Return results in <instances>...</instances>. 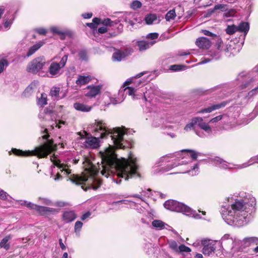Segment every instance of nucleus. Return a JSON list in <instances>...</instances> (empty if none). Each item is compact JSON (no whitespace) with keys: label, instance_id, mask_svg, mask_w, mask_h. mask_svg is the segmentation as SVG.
<instances>
[{"label":"nucleus","instance_id":"57","mask_svg":"<svg viewBox=\"0 0 258 258\" xmlns=\"http://www.w3.org/2000/svg\"><path fill=\"white\" fill-rule=\"evenodd\" d=\"M215 12L213 9H210L208 10L206 12L204 13V17H209L212 15V14Z\"/></svg>","mask_w":258,"mask_h":258},{"label":"nucleus","instance_id":"35","mask_svg":"<svg viewBox=\"0 0 258 258\" xmlns=\"http://www.w3.org/2000/svg\"><path fill=\"white\" fill-rule=\"evenodd\" d=\"M199 119H196V117H194L192 118L190 123L187 124L185 127L184 130L186 132H189L191 130L194 129V126L197 124V121Z\"/></svg>","mask_w":258,"mask_h":258},{"label":"nucleus","instance_id":"19","mask_svg":"<svg viewBox=\"0 0 258 258\" xmlns=\"http://www.w3.org/2000/svg\"><path fill=\"white\" fill-rule=\"evenodd\" d=\"M155 42V41L141 40L137 41V45L140 51H144L152 46Z\"/></svg>","mask_w":258,"mask_h":258},{"label":"nucleus","instance_id":"54","mask_svg":"<svg viewBox=\"0 0 258 258\" xmlns=\"http://www.w3.org/2000/svg\"><path fill=\"white\" fill-rule=\"evenodd\" d=\"M258 93V86L248 93L247 97L250 98Z\"/></svg>","mask_w":258,"mask_h":258},{"label":"nucleus","instance_id":"44","mask_svg":"<svg viewBox=\"0 0 258 258\" xmlns=\"http://www.w3.org/2000/svg\"><path fill=\"white\" fill-rule=\"evenodd\" d=\"M168 244L169 248L176 253L178 248L177 243L175 241L172 240L168 241Z\"/></svg>","mask_w":258,"mask_h":258},{"label":"nucleus","instance_id":"38","mask_svg":"<svg viewBox=\"0 0 258 258\" xmlns=\"http://www.w3.org/2000/svg\"><path fill=\"white\" fill-rule=\"evenodd\" d=\"M50 31L53 34H56L60 36L62 39H64L66 33L64 31L60 30L58 27L54 26L50 28Z\"/></svg>","mask_w":258,"mask_h":258},{"label":"nucleus","instance_id":"51","mask_svg":"<svg viewBox=\"0 0 258 258\" xmlns=\"http://www.w3.org/2000/svg\"><path fill=\"white\" fill-rule=\"evenodd\" d=\"M141 7L142 3L138 1H134L131 4V8L134 10L139 9Z\"/></svg>","mask_w":258,"mask_h":258},{"label":"nucleus","instance_id":"17","mask_svg":"<svg viewBox=\"0 0 258 258\" xmlns=\"http://www.w3.org/2000/svg\"><path fill=\"white\" fill-rule=\"evenodd\" d=\"M76 217V214L74 211H64L62 215V220L67 223L74 221Z\"/></svg>","mask_w":258,"mask_h":258},{"label":"nucleus","instance_id":"56","mask_svg":"<svg viewBox=\"0 0 258 258\" xmlns=\"http://www.w3.org/2000/svg\"><path fill=\"white\" fill-rule=\"evenodd\" d=\"M9 195L4 190L0 188V199L3 200L7 199Z\"/></svg>","mask_w":258,"mask_h":258},{"label":"nucleus","instance_id":"20","mask_svg":"<svg viewBox=\"0 0 258 258\" xmlns=\"http://www.w3.org/2000/svg\"><path fill=\"white\" fill-rule=\"evenodd\" d=\"M92 80V77L90 75L83 76L79 75L76 81V84L81 87L82 86L86 85L89 83Z\"/></svg>","mask_w":258,"mask_h":258},{"label":"nucleus","instance_id":"42","mask_svg":"<svg viewBox=\"0 0 258 258\" xmlns=\"http://www.w3.org/2000/svg\"><path fill=\"white\" fill-rule=\"evenodd\" d=\"M131 16V15L130 14L125 13L122 16L121 18L122 19H121L119 21H124V22L130 24L131 26H133L134 23L133 21L130 20Z\"/></svg>","mask_w":258,"mask_h":258},{"label":"nucleus","instance_id":"37","mask_svg":"<svg viewBox=\"0 0 258 258\" xmlns=\"http://www.w3.org/2000/svg\"><path fill=\"white\" fill-rule=\"evenodd\" d=\"M60 88L57 87H53L50 91V95L52 97H55L58 99L61 97H59Z\"/></svg>","mask_w":258,"mask_h":258},{"label":"nucleus","instance_id":"28","mask_svg":"<svg viewBox=\"0 0 258 258\" xmlns=\"http://www.w3.org/2000/svg\"><path fill=\"white\" fill-rule=\"evenodd\" d=\"M12 236L11 235H8L5 236L0 242V247L4 248L6 250H8L10 248V244L9 241L12 238Z\"/></svg>","mask_w":258,"mask_h":258},{"label":"nucleus","instance_id":"58","mask_svg":"<svg viewBox=\"0 0 258 258\" xmlns=\"http://www.w3.org/2000/svg\"><path fill=\"white\" fill-rule=\"evenodd\" d=\"M36 32L40 35H45L47 33V30L44 28H40L36 29Z\"/></svg>","mask_w":258,"mask_h":258},{"label":"nucleus","instance_id":"61","mask_svg":"<svg viewBox=\"0 0 258 258\" xmlns=\"http://www.w3.org/2000/svg\"><path fill=\"white\" fill-rule=\"evenodd\" d=\"M92 13H86L82 14V17L84 19H89L92 17Z\"/></svg>","mask_w":258,"mask_h":258},{"label":"nucleus","instance_id":"21","mask_svg":"<svg viewBox=\"0 0 258 258\" xmlns=\"http://www.w3.org/2000/svg\"><path fill=\"white\" fill-rule=\"evenodd\" d=\"M215 248V244L211 242L204 245L202 251L205 255L209 256L214 252Z\"/></svg>","mask_w":258,"mask_h":258},{"label":"nucleus","instance_id":"12","mask_svg":"<svg viewBox=\"0 0 258 258\" xmlns=\"http://www.w3.org/2000/svg\"><path fill=\"white\" fill-rule=\"evenodd\" d=\"M26 207L30 209L36 210L41 215H46L48 213L53 214L57 212L55 209L39 206L30 202H28V203H27Z\"/></svg>","mask_w":258,"mask_h":258},{"label":"nucleus","instance_id":"31","mask_svg":"<svg viewBox=\"0 0 258 258\" xmlns=\"http://www.w3.org/2000/svg\"><path fill=\"white\" fill-rule=\"evenodd\" d=\"M181 153L182 154H186L187 156H189L192 160H195L197 159L198 156V153L193 151V150H183L181 151Z\"/></svg>","mask_w":258,"mask_h":258},{"label":"nucleus","instance_id":"18","mask_svg":"<svg viewBox=\"0 0 258 258\" xmlns=\"http://www.w3.org/2000/svg\"><path fill=\"white\" fill-rule=\"evenodd\" d=\"M101 88L100 86H88L87 87L88 91L86 93V96L89 97H95L99 94Z\"/></svg>","mask_w":258,"mask_h":258},{"label":"nucleus","instance_id":"64","mask_svg":"<svg viewBox=\"0 0 258 258\" xmlns=\"http://www.w3.org/2000/svg\"><path fill=\"white\" fill-rule=\"evenodd\" d=\"M164 229L169 230V231H171L174 234L177 233V232L175 230H174L172 227H171L170 226H169L167 224H166L165 226H164Z\"/></svg>","mask_w":258,"mask_h":258},{"label":"nucleus","instance_id":"30","mask_svg":"<svg viewBox=\"0 0 258 258\" xmlns=\"http://www.w3.org/2000/svg\"><path fill=\"white\" fill-rule=\"evenodd\" d=\"M200 172L199 167L198 164H196L194 166H192L191 169L187 170L186 171H181L178 172L177 173H187L189 175L191 176H195L198 175Z\"/></svg>","mask_w":258,"mask_h":258},{"label":"nucleus","instance_id":"29","mask_svg":"<svg viewBox=\"0 0 258 258\" xmlns=\"http://www.w3.org/2000/svg\"><path fill=\"white\" fill-rule=\"evenodd\" d=\"M150 189H148L147 191L143 190L140 194H135L128 196L127 197H135L139 199H140L142 201L144 202V197H149L150 195Z\"/></svg>","mask_w":258,"mask_h":258},{"label":"nucleus","instance_id":"7","mask_svg":"<svg viewBox=\"0 0 258 258\" xmlns=\"http://www.w3.org/2000/svg\"><path fill=\"white\" fill-rule=\"evenodd\" d=\"M210 161L215 166L222 169H241L247 167L249 166L252 165L254 163H258V159L256 156H255L251 157L247 162L239 165H234L231 163H228L227 161L224 160L223 159L218 157L211 158Z\"/></svg>","mask_w":258,"mask_h":258},{"label":"nucleus","instance_id":"48","mask_svg":"<svg viewBox=\"0 0 258 258\" xmlns=\"http://www.w3.org/2000/svg\"><path fill=\"white\" fill-rule=\"evenodd\" d=\"M38 200L42 204L48 205V206L52 205V201L48 198L39 197L38 198Z\"/></svg>","mask_w":258,"mask_h":258},{"label":"nucleus","instance_id":"10","mask_svg":"<svg viewBox=\"0 0 258 258\" xmlns=\"http://www.w3.org/2000/svg\"><path fill=\"white\" fill-rule=\"evenodd\" d=\"M45 60L43 57L36 58L32 60L27 66V71L32 74H37L39 72V75L42 76V72L40 71L45 64Z\"/></svg>","mask_w":258,"mask_h":258},{"label":"nucleus","instance_id":"4","mask_svg":"<svg viewBox=\"0 0 258 258\" xmlns=\"http://www.w3.org/2000/svg\"><path fill=\"white\" fill-rule=\"evenodd\" d=\"M42 132L43 133L42 138L43 140H45L43 145L35 148L34 150L31 151L28 150L23 151L17 149H12V153L19 156H37L39 158L46 157L48 155L50 154L51 152L55 150L56 147L55 145H53L52 141L48 139L49 135L47 130L45 128L44 131Z\"/></svg>","mask_w":258,"mask_h":258},{"label":"nucleus","instance_id":"11","mask_svg":"<svg viewBox=\"0 0 258 258\" xmlns=\"http://www.w3.org/2000/svg\"><path fill=\"white\" fill-rule=\"evenodd\" d=\"M183 161H181L177 164L173 160H169V157L166 155L159 158L156 162V165H157V166H162L161 169L162 171L164 172L168 171L178 165L183 164Z\"/></svg>","mask_w":258,"mask_h":258},{"label":"nucleus","instance_id":"22","mask_svg":"<svg viewBox=\"0 0 258 258\" xmlns=\"http://www.w3.org/2000/svg\"><path fill=\"white\" fill-rule=\"evenodd\" d=\"M196 119H199L197 121V124L200 128L206 132L210 133L211 132L212 130L209 125L204 122L203 119L200 117H196Z\"/></svg>","mask_w":258,"mask_h":258},{"label":"nucleus","instance_id":"25","mask_svg":"<svg viewBox=\"0 0 258 258\" xmlns=\"http://www.w3.org/2000/svg\"><path fill=\"white\" fill-rule=\"evenodd\" d=\"M14 20V17L13 15L9 14L5 15L4 17V26L6 30H8L10 28Z\"/></svg>","mask_w":258,"mask_h":258},{"label":"nucleus","instance_id":"63","mask_svg":"<svg viewBox=\"0 0 258 258\" xmlns=\"http://www.w3.org/2000/svg\"><path fill=\"white\" fill-rule=\"evenodd\" d=\"M107 31V29L105 27H101L99 28V29H98V33H101V34L105 33Z\"/></svg>","mask_w":258,"mask_h":258},{"label":"nucleus","instance_id":"1","mask_svg":"<svg viewBox=\"0 0 258 258\" xmlns=\"http://www.w3.org/2000/svg\"><path fill=\"white\" fill-rule=\"evenodd\" d=\"M88 131L97 137L86 138L84 143L85 147L96 149L100 145L99 139L108 138H110L113 145H109V147L99 152L101 163L98 162L97 165H96L89 162L82 176L71 175L70 179L73 183L77 185L86 184V183L87 188H84L85 190L90 188L96 190L102 183L98 177L99 171L107 178L110 174H113V181L118 184H120L122 178L127 180L129 178L140 177L136 158L131 154L128 159L118 158L113 148V146L117 149H125L129 146L126 145L125 140V136L130 132L129 130L124 127L110 129L104 121L95 120L94 123L88 127ZM82 187L84 189V186Z\"/></svg>","mask_w":258,"mask_h":258},{"label":"nucleus","instance_id":"6","mask_svg":"<svg viewBox=\"0 0 258 258\" xmlns=\"http://www.w3.org/2000/svg\"><path fill=\"white\" fill-rule=\"evenodd\" d=\"M164 207L170 211L182 213L184 215L196 219H202L200 214L191 209L189 207L182 203L174 200L166 201L164 204Z\"/></svg>","mask_w":258,"mask_h":258},{"label":"nucleus","instance_id":"2","mask_svg":"<svg viewBox=\"0 0 258 258\" xmlns=\"http://www.w3.org/2000/svg\"><path fill=\"white\" fill-rule=\"evenodd\" d=\"M230 205L221 208L223 220L228 225L241 227L248 222V215L254 209L256 200L251 195L244 191L227 199Z\"/></svg>","mask_w":258,"mask_h":258},{"label":"nucleus","instance_id":"60","mask_svg":"<svg viewBox=\"0 0 258 258\" xmlns=\"http://www.w3.org/2000/svg\"><path fill=\"white\" fill-rule=\"evenodd\" d=\"M91 212H86V213L84 214L81 217V219L82 220V221H84L85 220H86L87 218H88V217H89L91 215Z\"/></svg>","mask_w":258,"mask_h":258},{"label":"nucleus","instance_id":"24","mask_svg":"<svg viewBox=\"0 0 258 258\" xmlns=\"http://www.w3.org/2000/svg\"><path fill=\"white\" fill-rule=\"evenodd\" d=\"M145 21L148 25L159 23L160 21V20L158 19L157 15L155 14L147 15L145 18Z\"/></svg>","mask_w":258,"mask_h":258},{"label":"nucleus","instance_id":"36","mask_svg":"<svg viewBox=\"0 0 258 258\" xmlns=\"http://www.w3.org/2000/svg\"><path fill=\"white\" fill-rule=\"evenodd\" d=\"M47 95L45 93H41L40 97H38L37 104L41 107L47 104Z\"/></svg>","mask_w":258,"mask_h":258},{"label":"nucleus","instance_id":"43","mask_svg":"<svg viewBox=\"0 0 258 258\" xmlns=\"http://www.w3.org/2000/svg\"><path fill=\"white\" fill-rule=\"evenodd\" d=\"M227 34L229 35L233 34L235 32H237V27L235 25H229L226 29Z\"/></svg>","mask_w":258,"mask_h":258},{"label":"nucleus","instance_id":"15","mask_svg":"<svg viewBox=\"0 0 258 258\" xmlns=\"http://www.w3.org/2000/svg\"><path fill=\"white\" fill-rule=\"evenodd\" d=\"M227 104V102L223 101L221 103L214 104L207 108L201 109L198 111V113H210L212 111L219 109L221 108L225 107Z\"/></svg>","mask_w":258,"mask_h":258},{"label":"nucleus","instance_id":"41","mask_svg":"<svg viewBox=\"0 0 258 258\" xmlns=\"http://www.w3.org/2000/svg\"><path fill=\"white\" fill-rule=\"evenodd\" d=\"M187 68L186 66L184 65L180 64H173L170 67V70L176 72L185 69Z\"/></svg>","mask_w":258,"mask_h":258},{"label":"nucleus","instance_id":"5","mask_svg":"<svg viewBox=\"0 0 258 258\" xmlns=\"http://www.w3.org/2000/svg\"><path fill=\"white\" fill-rule=\"evenodd\" d=\"M50 157L53 165L52 167L51 177H52L55 181L62 178L61 173H63L64 175L71 174V170L69 168L70 166L69 162H72L73 164H76L78 163L79 161V160L73 159L72 160H69L64 163L63 162L62 163L55 155H53V156H50Z\"/></svg>","mask_w":258,"mask_h":258},{"label":"nucleus","instance_id":"13","mask_svg":"<svg viewBox=\"0 0 258 258\" xmlns=\"http://www.w3.org/2000/svg\"><path fill=\"white\" fill-rule=\"evenodd\" d=\"M238 80L242 82L240 85L241 89L252 88L253 86V83L256 81V79L251 77L249 74L243 73L239 75Z\"/></svg>","mask_w":258,"mask_h":258},{"label":"nucleus","instance_id":"3","mask_svg":"<svg viewBox=\"0 0 258 258\" xmlns=\"http://www.w3.org/2000/svg\"><path fill=\"white\" fill-rule=\"evenodd\" d=\"M216 45L218 50L214 52L210 51L208 54L209 56L203 57L201 62L198 63L199 64H205L212 60H217L221 57L222 53H224L228 57L234 56L240 49L239 44L229 39L224 40L219 39L217 41Z\"/></svg>","mask_w":258,"mask_h":258},{"label":"nucleus","instance_id":"49","mask_svg":"<svg viewBox=\"0 0 258 258\" xmlns=\"http://www.w3.org/2000/svg\"><path fill=\"white\" fill-rule=\"evenodd\" d=\"M101 24L105 26H113L114 24H116L117 23L112 21L110 19L106 18L104 19L102 21H101Z\"/></svg>","mask_w":258,"mask_h":258},{"label":"nucleus","instance_id":"8","mask_svg":"<svg viewBox=\"0 0 258 258\" xmlns=\"http://www.w3.org/2000/svg\"><path fill=\"white\" fill-rule=\"evenodd\" d=\"M146 89L148 90L144 92L143 89L140 90L139 88L136 89L132 87H126L123 89V92L126 95L131 96L133 99H139L144 96L145 101H148V98L152 97L151 94V87L149 89H148L147 87H146Z\"/></svg>","mask_w":258,"mask_h":258},{"label":"nucleus","instance_id":"27","mask_svg":"<svg viewBox=\"0 0 258 258\" xmlns=\"http://www.w3.org/2000/svg\"><path fill=\"white\" fill-rule=\"evenodd\" d=\"M43 43L41 42H39L33 46H31L28 49L26 56L29 57L33 55L36 51H37L42 45Z\"/></svg>","mask_w":258,"mask_h":258},{"label":"nucleus","instance_id":"39","mask_svg":"<svg viewBox=\"0 0 258 258\" xmlns=\"http://www.w3.org/2000/svg\"><path fill=\"white\" fill-rule=\"evenodd\" d=\"M176 17V14L175 10L172 9L170 10L165 15V19L167 21H170L171 20L174 19Z\"/></svg>","mask_w":258,"mask_h":258},{"label":"nucleus","instance_id":"62","mask_svg":"<svg viewBox=\"0 0 258 258\" xmlns=\"http://www.w3.org/2000/svg\"><path fill=\"white\" fill-rule=\"evenodd\" d=\"M222 115H218L210 120V122L214 123L222 119Z\"/></svg>","mask_w":258,"mask_h":258},{"label":"nucleus","instance_id":"23","mask_svg":"<svg viewBox=\"0 0 258 258\" xmlns=\"http://www.w3.org/2000/svg\"><path fill=\"white\" fill-rule=\"evenodd\" d=\"M74 108L79 111L87 112L91 111L92 107L82 103L76 102L74 104Z\"/></svg>","mask_w":258,"mask_h":258},{"label":"nucleus","instance_id":"52","mask_svg":"<svg viewBox=\"0 0 258 258\" xmlns=\"http://www.w3.org/2000/svg\"><path fill=\"white\" fill-rule=\"evenodd\" d=\"M79 57L82 60H86L87 59V54L85 50H82L79 52Z\"/></svg>","mask_w":258,"mask_h":258},{"label":"nucleus","instance_id":"53","mask_svg":"<svg viewBox=\"0 0 258 258\" xmlns=\"http://www.w3.org/2000/svg\"><path fill=\"white\" fill-rule=\"evenodd\" d=\"M83 226V223L81 221H77L75 224V232L76 233L79 232Z\"/></svg>","mask_w":258,"mask_h":258},{"label":"nucleus","instance_id":"46","mask_svg":"<svg viewBox=\"0 0 258 258\" xmlns=\"http://www.w3.org/2000/svg\"><path fill=\"white\" fill-rule=\"evenodd\" d=\"M38 82L34 81L31 83L25 90L24 92V95H26L27 91L28 90H30V91L31 92H33V89L36 87V86L37 85Z\"/></svg>","mask_w":258,"mask_h":258},{"label":"nucleus","instance_id":"14","mask_svg":"<svg viewBox=\"0 0 258 258\" xmlns=\"http://www.w3.org/2000/svg\"><path fill=\"white\" fill-rule=\"evenodd\" d=\"M242 244L245 246L248 247L251 245H256V247L253 249V251L255 253H258V237H247L244 238L242 241Z\"/></svg>","mask_w":258,"mask_h":258},{"label":"nucleus","instance_id":"45","mask_svg":"<svg viewBox=\"0 0 258 258\" xmlns=\"http://www.w3.org/2000/svg\"><path fill=\"white\" fill-rule=\"evenodd\" d=\"M9 64L7 60L5 58H0V73L4 70L5 67H7Z\"/></svg>","mask_w":258,"mask_h":258},{"label":"nucleus","instance_id":"47","mask_svg":"<svg viewBox=\"0 0 258 258\" xmlns=\"http://www.w3.org/2000/svg\"><path fill=\"white\" fill-rule=\"evenodd\" d=\"M220 10L221 12H225L227 10V6L224 4H217L214 7V10Z\"/></svg>","mask_w":258,"mask_h":258},{"label":"nucleus","instance_id":"34","mask_svg":"<svg viewBox=\"0 0 258 258\" xmlns=\"http://www.w3.org/2000/svg\"><path fill=\"white\" fill-rule=\"evenodd\" d=\"M232 243V239L230 237V235L228 234H225L221 239V244L222 246H226L228 243Z\"/></svg>","mask_w":258,"mask_h":258},{"label":"nucleus","instance_id":"9","mask_svg":"<svg viewBox=\"0 0 258 258\" xmlns=\"http://www.w3.org/2000/svg\"><path fill=\"white\" fill-rule=\"evenodd\" d=\"M68 58V54H66L62 56L59 62L51 63L48 68V73L51 77H57L61 75V69L65 66Z\"/></svg>","mask_w":258,"mask_h":258},{"label":"nucleus","instance_id":"59","mask_svg":"<svg viewBox=\"0 0 258 258\" xmlns=\"http://www.w3.org/2000/svg\"><path fill=\"white\" fill-rule=\"evenodd\" d=\"M202 33L206 36H211V37H215L216 36V35L213 33L212 32L207 30H202Z\"/></svg>","mask_w":258,"mask_h":258},{"label":"nucleus","instance_id":"55","mask_svg":"<svg viewBox=\"0 0 258 258\" xmlns=\"http://www.w3.org/2000/svg\"><path fill=\"white\" fill-rule=\"evenodd\" d=\"M158 36L159 34L157 33H151L147 35L146 38L151 39V41H154L153 40L157 39Z\"/></svg>","mask_w":258,"mask_h":258},{"label":"nucleus","instance_id":"32","mask_svg":"<svg viewBox=\"0 0 258 258\" xmlns=\"http://www.w3.org/2000/svg\"><path fill=\"white\" fill-rule=\"evenodd\" d=\"M152 226L158 230L164 229L166 223L159 220H154L152 223Z\"/></svg>","mask_w":258,"mask_h":258},{"label":"nucleus","instance_id":"26","mask_svg":"<svg viewBox=\"0 0 258 258\" xmlns=\"http://www.w3.org/2000/svg\"><path fill=\"white\" fill-rule=\"evenodd\" d=\"M236 27L237 31L243 32L244 36L246 35L249 30V25L248 23L245 22H241Z\"/></svg>","mask_w":258,"mask_h":258},{"label":"nucleus","instance_id":"33","mask_svg":"<svg viewBox=\"0 0 258 258\" xmlns=\"http://www.w3.org/2000/svg\"><path fill=\"white\" fill-rule=\"evenodd\" d=\"M125 56V54L124 52L117 50L113 53L112 58L114 60L121 61Z\"/></svg>","mask_w":258,"mask_h":258},{"label":"nucleus","instance_id":"16","mask_svg":"<svg viewBox=\"0 0 258 258\" xmlns=\"http://www.w3.org/2000/svg\"><path fill=\"white\" fill-rule=\"evenodd\" d=\"M196 45L200 48L208 49L211 46L210 41L206 37H202L198 38Z\"/></svg>","mask_w":258,"mask_h":258},{"label":"nucleus","instance_id":"40","mask_svg":"<svg viewBox=\"0 0 258 258\" xmlns=\"http://www.w3.org/2000/svg\"><path fill=\"white\" fill-rule=\"evenodd\" d=\"M191 251V249L189 247L185 246L184 244H180L178 248V250L176 253H183V252H189Z\"/></svg>","mask_w":258,"mask_h":258},{"label":"nucleus","instance_id":"50","mask_svg":"<svg viewBox=\"0 0 258 258\" xmlns=\"http://www.w3.org/2000/svg\"><path fill=\"white\" fill-rule=\"evenodd\" d=\"M66 123V121L61 120H55L54 123H53L51 126L52 128L54 127H58L60 128L61 127V125H65Z\"/></svg>","mask_w":258,"mask_h":258}]
</instances>
